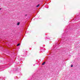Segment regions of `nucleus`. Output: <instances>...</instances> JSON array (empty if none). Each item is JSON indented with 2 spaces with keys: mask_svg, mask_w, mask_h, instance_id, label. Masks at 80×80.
Here are the masks:
<instances>
[{
  "mask_svg": "<svg viewBox=\"0 0 80 80\" xmlns=\"http://www.w3.org/2000/svg\"><path fill=\"white\" fill-rule=\"evenodd\" d=\"M45 62H43L42 64V65H45Z\"/></svg>",
  "mask_w": 80,
  "mask_h": 80,
  "instance_id": "nucleus-1",
  "label": "nucleus"
},
{
  "mask_svg": "<svg viewBox=\"0 0 80 80\" xmlns=\"http://www.w3.org/2000/svg\"><path fill=\"white\" fill-rule=\"evenodd\" d=\"M20 25V22H18L17 23V25Z\"/></svg>",
  "mask_w": 80,
  "mask_h": 80,
  "instance_id": "nucleus-2",
  "label": "nucleus"
},
{
  "mask_svg": "<svg viewBox=\"0 0 80 80\" xmlns=\"http://www.w3.org/2000/svg\"><path fill=\"white\" fill-rule=\"evenodd\" d=\"M40 6V4H38V5L36 7H38Z\"/></svg>",
  "mask_w": 80,
  "mask_h": 80,
  "instance_id": "nucleus-3",
  "label": "nucleus"
},
{
  "mask_svg": "<svg viewBox=\"0 0 80 80\" xmlns=\"http://www.w3.org/2000/svg\"><path fill=\"white\" fill-rule=\"evenodd\" d=\"M20 43H19V44H18L17 45V46L18 47V46H19V45H20Z\"/></svg>",
  "mask_w": 80,
  "mask_h": 80,
  "instance_id": "nucleus-4",
  "label": "nucleus"
},
{
  "mask_svg": "<svg viewBox=\"0 0 80 80\" xmlns=\"http://www.w3.org/2000/svg\"><path fill=\"white\" fill-rule=\"evenodd\" d=\"M73 64H72L71 66V67H73Z\"/></svg>",
  "mask_w": 80,
  "mask_h": 80,
  "instance_id": "nucleus-5",
  "label": "nucleus"
},
{
  "mask_svg": "<svg viewBox=\"0 0 80 80\" xmlns=\"http://www.w3.org/2000/svg\"><path fill=\"white\" fill-rule=\"evenodd\" d=\"M0 10H2V8H0Z\"/></svg>",
  "mask_w": 80,
  "mask_h": 80,
  "instance_id": "nucleus-6",
  "label": "nucleus"
},
{
  "mask_svg": "<svg viewBox=\"0 0 80 80\" xmlns=\"http://www.w3.org/2000/svg\"><path fill=\"white\" fill-rule=\"evenodd\" d=\"M27 15L26 14V15H25V16H27Z\"/></svg>",
  "mask_w": 80,
  "mask_h": 80,
  "instance_id": "nucleus-7",
  "label": "nucleus"
}]
</instances>
